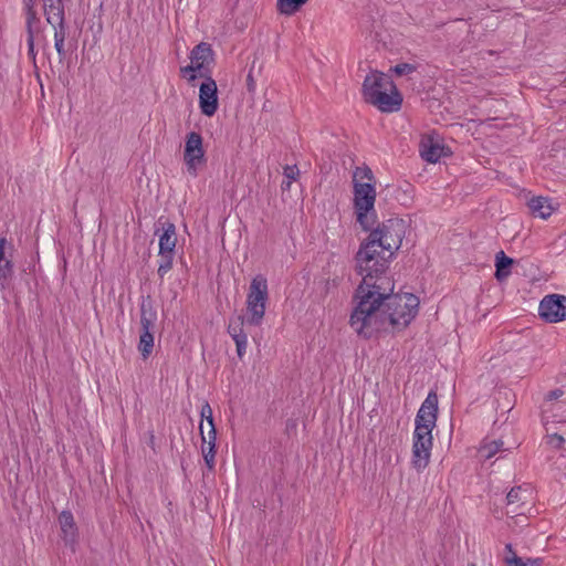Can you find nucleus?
<instances>
[{"instance_id": "f257e3e1", "label": "nucleus", "mask_w": 566, "mask_h": 566, "mask_svg": "<svg viewBox=\"0 0 566 566\" xmlns=\"http://www.w3.org/2000/svg\"><path fill=\"white\" fill-rule=\"evenodd\" d=\"M361 282L355 290L356 305L349 325L365 339L381 333L406 329L419 311V297L412 293H395V281L384 274H360Z\"/></svg>"}, {"instance_id": "f03ea898", "label": "nucleus", "mask_w": 566, "mask_h": 566, "mask_svg": "<svg viewBox=\"0 0 566 566\" xmlns=\"http://www.w3.org/2000/svg\"><path fill=\"white\" fill-rule=\"evenodd\" d=\"M407 223L400 218H390L368 230L355 254L357 274L388 273L389 265L400 249L406 235Z\"/></svg>"}, {"instance_id": "7ed1b4c3", "label": "nucleus", "mask_w": 566, "mask_h": 566, "mask_svg": "<svg viewBox=\"0 0 566 566\" xmlns=\"http://www.w3.org/2000/svg\"><path fill=\"white\" fill-rule=\"evenodd\" d=\"M438 418V395L430 390L417 412L412 443V463L415 468L422 469L429 463L432 448V430Z\"/></svg>"}, {"instance_id": "20e7f679", "label": "nucleus", "mask_w": 566, "mask_h": 566, "mask_svg": "<svg viewBox=\"0 0 566 566\" xmlns=\"http://www.w3.org/2000/svg\"><path fill=\"white\" fill-rule=\"evenodd\" d=\"M353 193L356 221L364 231H368L377 222L375 210L376 182H361L353 178Z\"/></svg>"}, {"instance_id": "39448f33", "label": "nucleus", "mask_w": 566, "mask_h": 566, "mask_svg": "<svg viewBox=\"0 0 566 566\" xmlns=\"http://www.w3.org/2000/svg\"><path fill=\"white\" fill-rule=\"evenodd\" d=\"M269 298L268 281L262 274L255 275L247 295V323L252 326L262 324L265 305Z\"/></svg>"}, {"instance_id": "423d86ee", "label": "nucleus", "mask_w": 566, "mask_h": 566, "mask_svg": "<svg viewBox=\"0 0 566 566\" xmlns=\"http://www.w3.org/2000/svg\"><path fill=\"white\" fill-rule=\"evenodd\" d=\"M205 154L201 134L188 133L185 138L184 159L190 175L197 176V167L207 163Z\"/></svg>"}, {"instance_id": "0eeeda50", "label": "nucleus", "mask_w": 566, "mask_h": 566, "mask_svg": "<svg viewBox=\"0 0 566 566\" xmlns=\"http://www.w3.org/2000/svg\"><path fill=\"white\" fill-rule=\"evenodd\" d=\"M538 315L546 323H558L566 319V296L548 294L542 298Z\"/></svg>"}, {"instance_id": "6e6552de", "label": "nucleus", "mask_w": 566, "mask_h": 566, "mask_svg": "<svg viewBox=\"0 0 566 566\" xmlns=\"http://www.w3.org/2000/svg\"><path fill=\"white\" fill-rule=\"evenodd\" d=\"M203 78L199 86V108L202 115L212 117L219 107L218 86L211 75Z\"/></svg>"}, {"instance_id": "1a4fd4ad", "label": "nucleus", "mask_w": 566, "mask_h": 566, "mask_svg": "<svg viewBox=\"0 0 566 566\" xmlns=\"http://www.w3.org/2000/svg\"><path fill=\"white\" fill-rule=\"evenodd\" d=\"M214 56L216 54L211 44L207 42H200L191 50L189 59L190 62L197 66L201 77L212 74Z\"/></svg>"}, {"instance_id": "9d476101", "label": "nucleus", "mask_w": 566, "mask_h": 566, "mask_svg": "<svg viewBox=\"0 0 566 566\" xmlns=\"http://www.w3.org/2000/svg\"><path fill=\"white\" fill-rule=\"evenodd\" d=\"M402 101V95L395 85V90L374 92L373 98H368L367 103L376 106L382 113H394L401 108Z\"/></svg>"}, {"instance_id": "9b49d317", "label": "nucleus", "mask_w": 566, "mask_h": 566, "mask_svg": "<svg viewBox=\"0 0 566 566\" xmlns=\"http://www.w3.org/2000/svg\"><path fill=\"white\" fill-rule=\"evenodd\" d=\"M156 224L155 234L161 231L158 254L175 252L177 243L176 226L167 219L164 220V217H160Z\"/></svg>"}, {"instance_id": "f8f14e48", "label": "nucleus", "mask_w": 566, "mask_h": 566, "mask_svg": "<svg viewBox=\"0 0 566 566\" xmlns=\"http://www.w3.org/2000/svg\"><path fill=\"white\" fill-rule=\"evenodd\" d=\"M382 90H395V83L390 76L376 71L365 77L363 83V95L365 102H367L368 98H373L374 92Z\"/></svg>"}, {"instance_id": "ddd939ff", "label": "nucleus", "mask_w": 566, "mask_h": 566, "mask_svg": "<svg viewBox=\"0 0 566 566\" xmlns=\"http://www.w3.org/2000/svg\"><path fill=\"white\" fill-rule=\"evenodd\" d=\"M244 318L243 315H238L230 318L228 325V333L232 337L237 346V354L239 358H242L247 352L248 336L243 331Z\"/></svg>"}, {"instance_id": "4468645a", "label": "nucleus", "mask_w": 566, "mask_h": 566, "mask_svg": "<svg viewBox=\"0 0 566 566\" xmlns=\"http://www.w3.org/2000/svg\"><path fill=\"white\" fill-rule=\"evenodd\" d=\"M451 155L449 147L434 142L432 138L423 139L420 143V156L423 160L430 164H436L442 157Z\"/></svg>"}, {"instance_id": "2eb2a0df", "label": "nucleus", "mask_w": 566, "mask_h": 566, "mask_svg": "<svg viewBox=\"0 0 566 566\" xmlns=\"http://www.w3.org/2000/svg\"><path fill=\"white\" fill-rule=\"evenodd\" d=\"M43 11L46 22L52 25L54 30L67 29L65 22L64 0H60V2L43 3Z\"/></svg>"}, {"instance_id": "dca6fc26", "label": "nucleus", "mask_w": 566, "mask_h": 566, "mask_svg": "<svg viewBox=\"0 0 566 566\" xmlns=\"http://www.w3.org/2000/svg\"><path fill=\"white\" fill-rule=\"evenodd\" d=\"M526 494L527 490H523L522 486L512 488L506 495L507 513L523 515L525 510H527L525 502Z\"/></svg>"}, {"instance_id": "f3484780", "label": "nucleus", "mask_w": 566, "mask_h": 566, "mask_svg": "<svg viewBox=\"0 0 566 566\" xmlns=\"http://www.w3.org/2000/svg\"><path fill=\"white\" fill-rule=\"evenodd\" d=\"M59 523L65 543H74L77 535V526L71 511L64 510L59 515Z\"/></svg>"}, {"instance_id": "a211bd4d", "label": "nucleus", "mask_w": 566, "mask_h": 566, "mask_svg": "<svg viewBox=\"0 0 566 566\" xmlns=\"http://www.w3.org/2000/svg\"><path fill=\"white\" fill-rule=\"evenodd\" d=\"M527 207L534 217L547 219L554 211L551 200L547 197H532L527 201Z\"/></svg>"}, {"instance_id": "6ab92c4d", "label": "nucleus", "mask_w": 566, "mask_h": 566, "mask_svg": "<svg viewBox=\"0 0 566 566\" xmlns=\"http://www.w3.org/2000/svg\"><path fill=\"white\" fill-rule=\"evenodd\" d=\"M199 431H200V436L202 439L201 452H202V457H203L206 467L210 471H213L214 470V457H216V452H217V450H216L217 436H214V438L206 437L205 432H203L202 424L199 426Z\"/></svg>"}, {"instance_id": "aec40b11", "label": "nucleus", "mask_w": 566, "mask_h": 566, "mask_svg": "<svg viewBox=\"0 0 566 566\" xmlns=\"http://www.w3.org/2000/svg\"><path fill=\"white\" fill-rule=\"evenodd\" d=\"M157 319V312L150 295L144 296L140 303V326L153 328Z\"/></svg>"}, {"instance_id": "412c9836", "label": "nucleus", "mask_w": 566, "mask_h": 566, "mask_svg": "<svg viewBox=\"0 0 566 566\" xmlns=\"http://www.w3.org/2000/svg\"><path fill=\"white\" fill-rule=\"evenodd\" d=\"M514 264V260L510 256H507L504 251H499L495 254V272L494 277L499 282H503L506 280L510 274L512 266Z\"/></svg>"}, {"instance_id": "4be33fe9", "label": "nucleus", "mask_w": 566, "mask_h": 566, "mask_svg": "<svg viewBox=\"0 0 566 566\" xmlns=\"http://www.w3.org/2000/svg\"><path fill=\"white\" fill-rule=\"evenodd\" d=\"M7 239L0 238V283L13 274V262L6 258Z\"/></svg>"}, {"instance_id": "5701e85b", "label": "nucleus", "mask_w": 566, "mask_h": 566, "mask_svg": "<svg viewBox=\"0 0 566 566\" xmlns=\"http://www.w3.org/2000/svg\"><path fill=\"white\" fill-rule=\"evenodd\" d=\"M153 328L142 327L138 350L140 352L144 359H147L154 348V335L151 333Z\"/></svg>"}, {"instance_id": "b1692460", "label": "nucleus", "mask_w": 566, "mask_h": 566, "mask_svg": "<svg viewBox=\"0 0 566 566\" xmlns=\"http://www.w3.org/2000/svg\"><path fill=\"white\" fill-rule=\"evenodd\" d=\"M308 0H277V10L285 15H292L298 11Z\"/></svg>"}, {"instance_id": "393cba45", "label": "nucleus", "mask_w": 566, "mask_h": 566, "mask_svg": "<svg viewBox=\"0 0 566 566\" xmlns=\"http://www.w3.org/2000/svg\"><path fill=\"white\" fill-rule=\"evenodd\" d=\"M67 36V29L54 30V48L59 55L60 63H63L66 57L65 39Z\"/></svg>"}, {"instance_id": "a878e982", "label": "nucleus", "mask_w": 566, "mask_h": 566, "mask_svg": "<svg viewBox=\"0 0 566 566\" xmlns=\"http://www.w3.org/2000/svg\"><path fill=\"white\" fill-rule=\"evenodd\" d=\"M200 415H201L200 424L201 423L203 424V420H206L209 426L208 437L214 438V436H217V429H216L212 409L208 402H205V405L202 406Z\"/></svg>"}, {"instance_id": "bb28decb", "label": "nucleus", "mask_w": 566, "mask_h": 566, "mask_svg": "<svg viewBox=\"0 0 566 566\" xmlns=\"http://www.w3.org/2000/svg\"><path fill=\"white\" fill-rule=\"evenodd\" d=\"M502 440H492L490 442L483 443L479 449V453L482 458L488 460L491 459L495 453H497L502 449Z\"/></svg>"}, {"instance_id": "cd10ccee", "label": "nucleus", "mask_w": 566, "mask_h": 566, "mask_svg": "<svg viewBox=\"0 0 566 566\" xmlns=\"http://www.w3.org/2000/svg\"><path fill=\"white\" fill-rule=\"evenodd\" d=\"M160 256L157 274L160 279L172 269L175 252L158 254Z\"/></svg>"}, {"instance_id": "c85d7f7f", "label": "nucleus", "mask_w": 566, "mask_h": 566, "mask_svg": "<svg viewBox=\"0 0 566 566\" xmlns=\"http://www.w3.org/2000/svg\"><path fill=\"white\" fill-rule=\"evenodd\" d=\"M180 74L182 77H186L189 83H193L200 77L197 66L191 62L190 64L180 67Z\"/></svg>"}, {"instance_id": "c756f323", "label": "nucleus", "mask_w": 566, "mask_h": 566, "mask_svg": "<svg viewBox=\"0 0 566 566\" xmlns=\"http://www.w3.org/2000/svg\"><path fill=\"white\" fill-rule=\"evenodd\" d=\"M353 178L367 179V182H376L374 172L367 165H364L363 167H356Z\"/></svg>"}, {"instance_id": "7c9ffc66", "label": "nucleus", "mask_w": 566, "mask_h": 566, "mask_svg": "<svg viewBox=\"0 0 566 566\" xmlns=\"http://www.w3.org/2000/svg\"><path fill=\"white\" fill-rule=\"evenodd\" d=\"M25 18H27V21H25V29H27V34H30V32H34L33 30V23L35 22H39V18H38V14H36V11L35 9H25Z\"/></svg>"}, {"instance_id": "2f4dec72", "label": "nucleus", "mask_w": 566, "mask_h": 566, "mask_svg": "<svg viewBox=\"0 0 566 566\" xmlns=\"http://www.w3.org/2000/svg\"><path fill=\"white\" fill-rule=\"evenodd\" d=\"M416 70V65L410 63H398L394 67H391V71L398 76L410 74Z\"/></svg>"}, {"instance_id": "473e14b6", "label": "nucleus", "mask_w": 566, "mask_h": 566, "mask_svg": "<svg viewBox=\"0 0 566 566\" xmlns=\"http://www.w3.org/2000/svg\"><path fill=\"white\" fill-rule=\"evenodd\" d=\"M547 443L557 450H562L564 448L565 438L562 434L553 433L547 436Z\"/></svg>"}, {"instance_id": "72a5a7b5", "label": "nucleus", "mask_w": 566, "mask_h": 566, "mask_svg": "<svg viewBox=\"0 0 566 566\" xmlns=\"http://www.w3.org/2000/svg\"><path fill=\"white\" fill-rule=\"evenodd\" d=\"M283 175L287 180L293 181L296 180L297 177L300 176V170L296 165H286L284 167Z\"/></svg>"}, {"instance_id": "f704fd0d", "label": "nucleus", "mask_w": 566, "mask_h": 566, "mask_svg": "<svg viewBox=\"0 0 566 566\" xmlns=\"http://www.w3.org/2000/svg\"><path fill=\"white\" fill-rule=\"evenodd\" d=\"M27 44L28 55L34 61L36 56V52L34 49V32H30V34H27Z\"/></svg>"}, {"instance_id": "c9c22d12", "label": "nucleus", "mask_w": 566, "mask_h": 566, "mask_svg": "<svg viewBox=\"0 0 566 566\" xmlns=\"http://www.w3.org/2000/svg\"><path fill=\"white\" fill-rule=\"evenodd\" d=\"M254 63H255V61H253L252 66L247 76V90L249 93H254V91H255V81L253 77Z\"/></svg>"}, {"instance_id": "e433bc0d", "label": "nucleus", "mask_w": 566, "mask_h": 566, "mask_svg": "<svg viewBox=\"0 0 566 566\" xmlns=\"http://www.w3.org/2000/svg\"><path fill=\"white\" fill-rule=\"evenodd\" d=\"M564 395V391L559 388H556L554 390H551L546 395V400L552 401L560 398Z\"/></svg>"}, {"instance_id": "4c0bfd02", "label": "nucleus", "mask_w": 566, "mask_h": 566, "mask_svg": "<svg viewBox=\"0 0 566 566\" xmlns=\"http://www.w3.org/2000/svg\"><path fill=\"white\" fill-rule=\"evenodd\" d=\"M36 0H23V7L25 9H34Z\"/></svg>"}, {"instance_id": "58836bf2", "label": "nucleus", "mask_w": 566, "mask_h": 566, "mask_svg": "<svg viewBox=\"0 0 566 566\" xmlns=\"http://www.w3.org/2000/svg\"><path fill=\"white\" fill-rule=\"evenodd\" d=\"M527 563H528V566H541L542 559L541 558H534V559L528 558Z\"/></svg>"}, {"instance_id": "ea45409f", "label": "nucleus", "mask_w": 566, "mask_h": 566, "mask_svg": "<svg viewBox=\"0 0 566 566\" xmlns=\"http://www.w3.org/2000/svg\"><path fill=\"white\" fill-rule=\"evenodd\" d=\"M291 184H292V181H290V180H287V179H286V180H283V181H282V184H281V188H282V190H283V191H284V190H289V189H290V187H291Z\"/></svg>"}, {"instance_id": "a19ab883", "label": "nucleus", "mask_w": 566, "mask_h": 566, "mask_svg": "<svg viewBox=\"0 0 566 566\" xmlns=\"http://www.w3.org/2000/svg\"><path fill=\"white\" fill-rule=\"evenodd\" d=\"M505 549H506V551H509V552H510V553H512V554L514 553L513 547H512V544H506V545H505Z\"/></svg>"}, {"instance_id": "79ce46f5", "label": "nucleus", "mask_w": 566, "mask_h": 566, "mask_svg": "<svg viewBox=\"0 0 566 566\" xmlns=\"http://www.w3.org/2000/svg\"><path fill=\"white\" fill-rule=\"evenodd\" d=\"M46 2H60V0H43V3H46Z\"/></svg>"}, {"instance_id": "37998d69", "label": "nucleus", "mask_w": 566, "mask_h": 566, "mask_svg": "<svg viewBox=\"0 0 566 566\" xmlns=\"http://www.w3.org/2000/svg\"><path fill=\"white\" fill-rule=\"evenodd\" d=\"M467 566H476L474 563H469Z\"/></svg>"}]
</instances>
